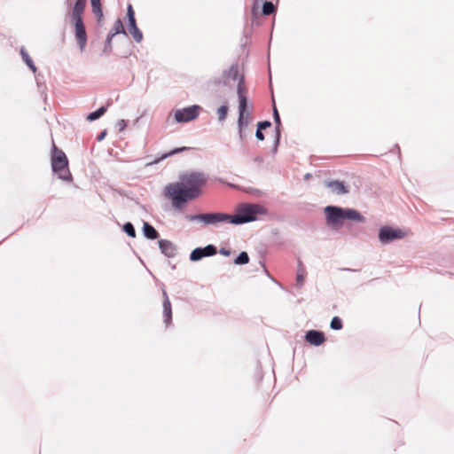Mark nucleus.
Returning a JSON list of instances; mask_svg holds the SVG:
<instances>
[{
	"label": "nucleus",
	"instance_id": "obj_1",
	"mask_svg": "<svg viewBox=\"0 0 454 454\" xmlns=\"http://www.w3.org/2000/svg\"><path fill=\"white\" fill-rule=\"evenodd\" d=\"M206 184L207 178L203 173H186L180 176L179 182L167 184L164 188V195L171 200L174 209L181 210L188 201L201 195L202 187Z\"/></svg>",
	"mask_w": 454,
	"mask_h": 454
},
{
	"label": "nucleus",
	"instance_id": "obj_2",
	"mask_svg": "<svg viewBox=\"0 0 454 454\" xmlns=\"http://www.w3.org/2000/svg\"><path fill=\"white\" fill-rule=\"evenodd\" d=\"M326 225L333 230L341 227L345 221L365 223V217L356 209L339 206H326L324 209Z\"/></svg>",
	"mask_w": 454,
	"mask_h": 454
},
{
	"label": "nucleus",
	"instance_id": "obj_3",
	"mask_svg": "<svg viewBox=\"0 0 454 454\" xmlns=\"http://www.w3.org/2000/svg\"><path fill=\"white\" fill-rule=\"evenodd\" d=\"M266 212V208L259 204L244 203L238 207L236 215H231V223L239 225L254 222L259 215H264Z\"/></svg>",
	"mask_w": 454,
	"mask_h": 454
},
{
	"label": "nucleus",
	"instance_id": "obj_4",
	"mask_svg": "<svg viewBox=\"0 0 454 454\" xmlns=\"http://www.w3.org/2000/svg\"><path fill=\"white\" fill-rule=\"evenodd\" d=\"M245 80L240 79L238 82L237 93L239 97V119H238V129L239 136L240 140H244L247 137L245 128L248 125L249 113L247 111V99L244 95L245 90Z\"/></svg>",
	"mask_w": 454,
	"mask_h": 454
},
{
	"label": "nucleus",
	"instance_id": "obj_5",
	"mask_svg": "<svg viewBox=\"0 0 454 454\" xmlns=\"http://www.w3.org/2000/svg\"><path fill=\"white\" fill-rule=\"evenodd\" d=\"M51 168L59 178L65 181H71L72 175L68 168V160L65 153L59 149L54 144L51 153Z\"/></svg>",
	"mask_w": 454,
	"mask_h": 454
},
{
	"label": "nucleus",
	"instance_id": "obj_6",
	"mask_svg": "<svg viewBox=\"0 0 454 454\" xmlns=\"http://www.w3.org/2000/svg\"><path fill=\"white\" fill-rule=\"evenodd\" d=\"M185 219L189 222H200L204 225L217 227L223 223H231V215L223 212H208L194 215H186Z\"/></svg>",
	"mask_w": 454,
	"mask_h": 454
},
{
	"label": "nucleus",
	"instance_id": "obj_7",
	"mask_svg": "<svg viewBox=\"0 0 454 454\" xmlns=\"http://www.w3.org/2000/svg\"><path fill=\"white\" fill-rule=\"evenodd\" d=\"M70 18L72 25L74 27V35L77 40L79 49L81 51H83L87 44L88 37L82 15H70Z\"/></svg>",
	"mask_w": 454,
	"mask_h": 454
},
{
	"label": "nucleus",
	"instance_id": "obj_8",
	"mask_svg": "<svg viewBox=\"0 0 454 454\" xmlns=\"http://www.w3.org/2000/svg\"><path fill=\"white\" fill-rule=\"evenodd\" d=\"M405 236V231L387 225L382 226L379 230V239L384 245L389 244L395 240L402 239Z\"/></svg>",
	"mask_w": 454,
	"mask_h": 454
},
{
	"label": "nucleus",
	"instance_id": "obj_9",
	"mask_svg": "<svg viewBox=\"0 0 454 454\" xmlns=\"http://www.w3.org/2000/svg\"><path fill=\"white\" fill-rule=\"evenodd\" d=\"M200 106L193 105L183 109H178L175 113V120L176 122H188L199 116Z\"/></svg>",
	"mask_w": 454,
	"mask_h": 454
},
{
	"label": "nucleus",
	"instance_id": "obj_10",
	"mask_svg": "<svg viewBox=\"0 0 454 454\" xmlns=\"http://www.w3.org/2000/svg\"><path fill=\"white\" fill-rule=\"evenodd\" d=\"M127 19L129 33L137 43H140L143 40V33L137 26L135 12L131 4L127 7Z\"/></svg>",
	"mask_w": 454,
	"mask_h": 454
},
{
	"label": "nucleus",
	"instance_id": "obj_11",
	"mask_svg": "<svg viewBox=\"0 0 454 454\" xmlns=\"http://www.w3.org/2000/svg\"><path fill=\"white\" fill-rule=\"evenodd\" d=\"M162 296H163L162 309H163L164 324H165L166 327H168L172 322V308H171V302L169 301V298H168V294L165 289H162Z\"/></svg>",
	"mask_w": 454,
	"mask_h": 454
},
{
	"label": "nucleus",
	"instance_id": "obj_12",
	"mask_svg": "<svg viewBox=\"0 0 454 454\" xmlns=\"http://www.w3.org/2000/svg\"><path fill=\"white\" fill-rule=\"evenodd\" d=\"M159 248L165 256L173 258L176 254V246L168 239H160L158 241Z\"/></svg>",
	"mask_w": 454,
	"mask_h": 454
},
{
	"label": "nucleus",
	"instance_id": "obj_13",
	"mask_svg": "<svg viewBox=\"0 0 454 454\" xmlns=\"http://www.w3.org/2000/svg\"><path fill=\"white\" fill-rule=\"evenodd\" d=\"M305 340L314 346H320L325 340L323 332L317 330H309L305 334Z\"/></svg>",
	"mask_w": 454,
	"mask_h": 454
},
{
	"label": "nucleus",
	"instance_id": "obj_14",
	"mask_svg": "<svg viewBox=\"0 0 454 454\" xmlns=\"http://www.w3.org/2000/svg\"><path fill=\"white\" fill-rule=\"evenodd\" d=\"M331 192L337 195L346 194L348 192V186L343 181L332 180L325 183Z\"/></svg>",
	"mask_w": 454,
	"mask_h": 454
},
{
	"label": "nucleus",
	"instance_id": "obj_15",
	"mask_svg": "<svg viewBox=\"0 0 454 454\" xmlns=\"http://www.w3.org/2000/svg\"><path fill=\"white\" fill-rule=\"evenodd\" d=\"M273 119H274L276 127H275V141H274V147H273L272 152H273V153H276L278 151V146L279 145L280 137H281V129H280L281 120H280L278 111L275 106H273Z\"/></svg>",
	"mask_w": 454,
	"mask_h": 454
},
{
	"label": "nucleus",
	"instance_id": "obj_16",
	"mask_svg": "<svg viewBox=\"0 0 454 454\" xmlns=\"http://www.w3.org/2000/svg\"><path fill=\"white\" fill-rule=\"evenodd\" d=\"M223 76L225 79L223 82V85H228V82L226 81L227 79H231L233 81H239V82L240 79H242V78L244 79L243 76L239 77V69H238L237 64H233L228 70H224L223 73Z\"/></svg>",
	"mask_w": 454,
	"mask_h": 454
},
{
	"label": "nucleus",
	"instance_id": "obj_17",
	"mask_svg": "<svg viewBox=\"0 0 454 454\" xmlns=\"http://www.w3.org/2000/svg\"><path fill=\"white\" fill-rule=\"evenodd\" d=\"M142 232L146 239L151 240L157 239L160 237L158 231L148 222H144Z\"/></svg>",
	"mask_w": 454,
	"mask_h": 454
},
{
	"label": "nucleus",
	"instance_id": "obj_18",
	"mask_svg": "<svg viewBox=\"0 0 454 454\" xmlns=\"http://www.w3.org/2000/svg\"><path fill=\"white\" fill-rule=\"evenodd\" d=\"M87 0H75L69 15H83L85 11Z\"/></svg>",
	"mask_w": 454,
	"mask_h": 454
},
{
	"label": "nucleus",
	"instance_id": "obj_19",
	"mask_svg": "<svg viewBox=\"0 0 454 454\" xmlns=\"http://www.w3.org/2000/svg\"><path fill=\"white\" fill-rule=\"evenodd\" d=\"M106 111H107V106H102L96 111L90 113L87 116V120L90 121H94L99 119L101 116H103Z\"/></svg>",
	"mask_w": 454,
	"mask_h": 454
},
{
	"label": "nucleus",
	"instance_id": "obj_20",
	"mask_svg": "<svg viewBox=\"0 0 454 454\" xmlns=\"http://www.w3.org/2000/svg\"><path fill=\"white\" fill-rule=\"evenodd\" d=\"M20 54H21L22 59H23V60H24V62L27 64V66L28 67V68H29L33 73H35V72H36V67H35V65L34 64L33 59L30 58L29 54L27 52V51H26L24 48H21V50H20Z\"/></svg>",
	"mask_w": 454,
	"mask_h": 454
},
{
	"label": "nucleus",
	"instance_id": "obj_21",
	"mask_svg": "<svg viewBox=\"0 0 454 454\" xmlns=\"http://www.w3.org/2000/svg\"><path fill=\"white\" fill-rule=\"evenodd\" d=\"M262 2H263L262 8V13L264 16L271 15L276 12V7L271 1L262 0Z\"/></svg>",
	"mask_w": 454,
	"mask_h": 454
},
{
	"label": "nucleus",
	"instance_id": "obj_22",
	"mask_svg": "<svg viewBox=\"0 0 454 454\" xmlns=\"http://www.w3.org/2000/svg\"><path fill=\"white\" fill-rule=\"evenodd\" d=\"M108 34H114V36L118 34H122L127 35L126 30L123 27L122 21L121 19H117L114 24L112 30Z\"/></svg>",
	"mask_w": 454,
	"mask_h": 454
},
{
	"label": "nucleus",
	"instance_id": "obj_23",
	"mask_svg": "<svg viewBox=\"0 0 454 454\" xmlns=\"http://www.w3.org/2000/svg\"><path fill=\"white\" fill-rule=\"evenodd\" d=\"M92 12L98 17V20L103 18V10L100 0H90Z\"/></svg>",
	"mask_w": 454,
	"mask_h": 454
},
{
	"label": "nucleus",
	"instance_id": "obj_24",
	"mask_svg": "<svg viewBox=\"0 0 454 454\" xmlns=\"http://www.w3.org/2000/svg\"><path fill=\"white\" fill-rule=\"evenodd\" d=\"M186 150H188V148L185 147V146L175 148L172 151H170V152H168L167 153L162 154L159 159L155 160L154 162L158 163L160 160L167 159L168 157H170L172 155L177 154V153H179L181 152H184V151H186Z\"/></svg>",
	"mask_w": 454,
	"mask_h": 454
},
{
	"label": "nucleus",
	"instance_id": "obj_25",
	"mask_svg": "<svg viewBox=\"0 0 454 454\" xmlns=\"http://www.w3.org/2000/svg\"><path fill=\"white\" fill-rule=\"evenodd\" d=\"M200 250H202L201 253L204 254V257L214 256L218 252L216 247L212 244L207 245L204 247H200Z\"/></svg>",
	"mask_w": 454,
	"mask_h": 454
},
{
	"label": "nucleus",
	"instance_id": "obj_26",
	"mask_svg": "<svg viewBox=\"0 0 454 454\" xmlns=\"http://www.w3.org/2000/svg\"><path fill=\"white\" fill-rule=\"evenodd\" d=\"M249 262V255L247 252L242 251L234 259V263L237 265H245Z\"/></svg>",
	"mask_w": 454,
	"mask_h": 454
},
{
	"label": "nucleus",
	"instance_id": "obj_27",
	"mask_svg": "<svg viewBox=\"0 0 454 454\" xmlns=\"http://www.w3.org/2000/svg\"><path fill=\"white\" fill-rule=\"evenodd\" d=\"M122 231L130 238L136 237L135 227L130 222H127L122 225Z\"/></svg>",
	"mask_w": 454,
	"mask_h": 454
},
{
	"label": "nucleus",
	"instance_id": "obj_28",
	"mask_svg": "<svg viewBox=\"0 0 454 454\" xmlns=\"http://www.w3.org/2000/svg\"><path fill=\"white\" fill-rule=\"evenodd\" d=\"M114 37V34L107 35L105 44H104V48H103L104 54H109L112 51V50H113L112 40Z\"/></svg>",
	"mask_w": 454,
	"mask_h": 454
},
{
	"label": "nucleus",
	"instance_id": "obj_29",
	"mask_svg": "<svg viewBox=\"0 0 454 454\" xmlns=\"http://www.w3.org/2000/svg\"><path fill=\"white\" fill-rule=\"evenodd\" d=\"M201 252L202 250H200V247L194 248L190 254V260L192 262L200 261L204 258V254Z\"/></svg>",
	"mask_w": 454,
	"mask_h": 454
},
{
	"label": "nucleus",
	"instance_id": "obj_30",
	"mask_svg": "<svg viewBox=\"0 0 454 454\" xmlns=\"http://www.w3.org/2000/svg\"><path fill=\"white\" fill-rule=\"evenodd\" d=\"M330 327L333 330H340V329H342V327H343L342 320L339 317H337V316L333 317L332 318V320H331Z\"/></svg>",
	"mask_w": 454,
	"mask_h": 454
},
{
	"label": "nucleus",
	"instance_id": "obj_31",
	"mask_svg": "<svg viewBox=\"0 0 454 454\" xmlns=\"http://www.w3.org/2000/svg\"><path fill=\"white\" fill-rule=\"evenodd\" d=\"M227 114H228V106L226 105L221 106L217 109L219 121H223L227 117Z\"/></svg>",
	"mask_w": 454,
	"mask_h": 454
},
{
	"label": "nucleus",
	"instance_id": "obj_32",
	"mask_svg": "<svg viewBox=\"0 0 454 454\" xmlns=\"http://www.w3.org/2000/svg\"><path fill=\"white\" fill-rule=\"evenodd\" d=\"M346 229L352 237H358L360 234V230L351 223L346 224Z\"/></svg>",
	"mask_w": 454,
	"mask_h": 454
},
{
	"label": "nucleus",
	"instance_id": "obj_33",
	"mask_svg": "<svg viewBox=\"0 0 454 454\" xmlns=\"http://www.w3.org/2000/svg\"><path fill=\"white\" fill-rule=\"evenodd\" d=\"M270 126H271V122L270 121H259L257 123V128L259 129H262V130L270 128Z\"/></svg>",
	"mask_w": 454,
	"mask_h": 454
},
{
	"label": "nucleus",
	"instance_id": "obj_34",
	"mask_svg": "<svg viewBox=\"0 0 454 454\" xmlns=\"http://www.w3.org/2000/svg\"><path fill=\"white\" fill-rule=\"evenodd\" d=\"M304 283V276L302 273L298 272L296 276V286L301 288Z\"/></svg>",
	"mask_w": 454,
	"mask_h": 454
},
{
	"label": "nucleus",
	"instance_id": "obj_35",
	"mask_svg": "<svg viewBox=\"0 0 454 454\" xmlns=\"http://www.w3.org/2000/svg\"><path fill=\"white\" fill-rule=\"evenodd\" d=\"M262 0H254L253 7H252V13L254 16L257 15L258 9H259V3Z\"/></svg>",
	"mask_w": 454,
	"mask_h": 454
},
{
	"label": "nucleus",
	"instance_id": "obj_36",
	"mask_svg": "<svg viewBox=\"0 0 454 454\" xmlns=\"http://www.w3.org/2000/svg\"><path fill=\"white\" fill-rule=\"evenodd\" d=\"M116 126L118 127L120 131H122L126 129L127 122L125 120L121 119L117 121Z\"/></svg>",
	"mask_w": 454,
	"mask_h": 454
},
{
	"label": "nucleus",
	"instance_id": "obj_37",
	"mask_svg": "<svg viewBox=\"0 0 454 454\" xmlns=\"http://www.w3.org/2000/svg\"><path fill=\"white\" fill-rule=\"evenodd\" d=\"M255 137L258 140L260 141H262L264 140L265 137H264V134L262 133V129H259L258 128L256 129V131H255Z\"/></svg>",
	"mask_w": 454,
	"mask_h": 454
},
{
	"label": "nucleus",
	"instance_id": "obj_38",
	"mask_svg": "<svg viewBox=\"0 0 454 454\" xmlns=\"http://www.w3.org/2000/svg\"><path fill=\"white\" fill-rule=\"evenodd\" d=\"M219 254L224 256H229L231 254V251L225 247H221L219 250Z\"/></svg>",
	"mask_w": 454,
	"mask_h": 454
},
{
	"label": "nucleus",
	"instance_id": "obj_39",
	"mask_svg": "<svg viewBox=\"0 0 454 454\" xmlns=\"http://www.w3.org/2000/svg\"><path fill=\"white\" fill-rule=\"evenodd\" d=\"M107 134V131L106 129L102 130L97 137L98 141H102Z\"/></svg>",
	"mask_w": 454,
	"mask_h": 454
},
{
	"label": "nucleus",
	"instance_id": "obj_40",
	"mask_svg": "<svg viewBox=\"0 0 454 454\" xmlns=\"http://www.w3.org/2000/svg\"><path fill=\"white\" fill-rule=\"evenodd\" d=\"M309 176H310V174H306V175H305V178H306V179L309 178Z\"/></svg>",
	"mask_w": 454,
	"mask_h": 454
},
{
	"label": "nucleus",
	"instance_id": "obj_41",
	"mask_svg": "<svg viewBox=\"0 0 454 454\" xmlns=\"http://www.w3.org/2000/svg\"><path fill=\"white\" fill-rule=\"evenodd\" d=\"M345 270H348V271H350V270H353L355 271L356 270H351V269H344Z\"/></svg>",
	"mask_w": 454,
	"mask_h": 454
},
{
	"label": "nucleus",
	"instance_id": "obj_42",
	"mask_svg": "<svg viewBox=\"0 0 454 454\" xmlns=\"http://www.w3.org/2000/svg\"><path fill=\"white\" fill-rule=\"evenodd\" d=\"M220 83H221L220 81H215V84H220Z\"/></svg>",
	"mask_w": 454,
	"mask_h": 454
},
{
	"label": "nucleus",
	"instance_id": "obj_43",
	"mask_svg": "<svg viewBox=\"0 0 454 454\" xmlns=\"http://www.w3.org/2000/svg\"><path fill=\"white\" fill-rule=\"evenodd\" d=\"M67 3L69 4V0H67Z\"/></svg>",
	"mask_w": 454,
	"mask_h": 454
}]
</instances>
